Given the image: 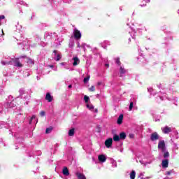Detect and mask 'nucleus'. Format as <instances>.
<instances>
[{
	"label": "nucleus",
	"instance_id": "obj_6",
	"mask_svg": "<svg viewBox=\"0 0 179 179\" xmlns=\"http://www.w3.org/2000/svg\"><path fill=\"white\" fill-rule=\"evenodd\" d=\"M161 129H162L163 134H170V132H171V131H173L171 129V127H169V126H165L164 127H162Z\"/></svg>",
	"mask_w": 179,
	"mask_h": 179
},
{
	"label": "nucleus",
	"instance_id": "obj_41",
	"mask_svg": "<svg viewBox=\"0 0 179 179\" xmlns=\"http://www.w3.org/2000/svg\"><path fill=\"white\" fill-rule=\"evenodd\" d=\"M173 173V171H169L166 172V176H170Z\"/></svg>",
	"mask_w": 179,
	"mask_h": 179
},
{
	"label": "nucleus",
	"instance_id": "obj_3",
	"mask_svg": "<svg viewBox=\"0 0 179 179\" xmlns=\"http://www.w3.org/2000/svg\"><path fill=\"white\" fill-rule=\"evenodd\" d=\"M158 149H159L161 152H166V143H164V141H159Z\"/></svg>",
	"mask_w": 179,
	"mask_h": 179
},
{
	"label": "nucleus",
	"instance_id": "obj_47",
	"mask_svg": "<svg viewBox=\"0 0 179 179\" xmlns=\"http://www.w3.org/2000/svg\"><path fill=\"white\" fill-rule=\"evenodd\" d=\"M141 6H146V4L145 3L141 4Z\"/></svg>",
	"mask_w": 179,
	"mask_h": 179
},
{
	"label": "nucleus",
	"instance_id": "obj_43",
	"mask_svg": "<svg viewBox=\"0 0 179 179\" xmlns=\"http://www.w3.org/2000/svg\"><path fill=\"white\" fill-rule=\"evenodd\" d=\"M148 91L149 92V93H152V92H153V89L148 88Z\"/></svg>",
	"mask_w": 179,
	"mask_h": 179
},
{
	"label": "nucleus",
	"instance_id": "obj_20",
	"mask_svg": "<svg viewBox=\"0 0 179 179\" xmlns=\"http://www.w3.org/2000/svg\"><path fill=\"white\" fill-rule=\"evenodd\" d=\"M25 61L30 65H34V60H33L30 58H28V57L25 58Z\"/></svg>",
	"mask_w": 179,
	"mask_h": 179
},
{
	"label": "nucleus",
	"instance_id": "obj_4",
	"mask_svg": "<svg viewBox=\"0 0 179 179\" xmlns=\"http://www.w3.org/2000/svg\"><path fill=\"white\" fill-rule=\"evenodd\" d=\"M160 138V136H159V134L157 132H153L151 134L150 139L152 141V142H155V141H158V139Z\"/></svg>",
	"mask_w": 179,
	"mask_h": 179
},
{
	"label": "nucleus",
	"instance_id": "obj_44",
	"mask_svg": "<svg viewBox=\"0 0 179 179\" xmlns=\"http://www.w3.org/2000/svg\"><path fill=\"white\" fill-rule=\"evenodd\" d=\"M101 85H103V83L99 82V83H97V86H101Z\"/></svg>",
	"mask_w": 179,
	"mask_h": 179
},
{
	"label": "nucleus",
	"instance_id": "obj_24",
	"mask_svg": "<svg viewBox=\"0 0 179 179\" xmlns=\"http://www.w3.org/2000/svg\"><path fill=\"white\" fill-rule=\"evenodd\" d=\"M113 141L115 142H118L119 141H121V139L120 138V136L117 135V134H114L113 135Z\"/></svg>",
	"mask_w": 179,
	"mask_h": 179
},
{
	"label": "nucleus",
	"instance_id": "obj_49",
	"mask_svg": "<svg viewBox=\"0 0 179 179\" xmlns=\"http://www.w3.org/2000/svg\"><path fill=\"white\" fill-rule=\"evenodd\" d=\"M159 99H160V100H163V97L162 96H159Z\"/></svg>",
	"mask_w": 179,
	"mask_h": 179
},
{
	"label": "nucleus",
	"instance_id": "obj_36",
	"mask_svg": "<svg viewBox=\"0 0 179 179\" xmlns=\"http://www.w3.org/2000/svg\"><path fill=\"white\" fill-rule=\"evenodd\" d=\"M19 93H20V94H24V90H23V89H21V90H19Z\"/></svg>",
	"mask_w": 179,
	"mask_h": 179
},
{
	"label": "nucleus",
	"instance_id": "obj_42",
	"mask_svg": "<svg viewBox=\"0 0 179 179\" xmlns=\"http://www.w3.org/2000/svg\"><path fill=\"white\" fill-rule=\"evenodd\" d=\"M33 120H36V116H32L31 117L30 124H31V121H33Z\"/></svg>",
	"mask_w": 179,
	"mask_h": 179
},
{
	"label": "nucleus",
	"instance_id": "obj_45",
	"mask_svg": "<svg viewBox=\"0 0 179 179\" xmlns=\"http://www.w3.org/2000/svg\"><path fill=\"white\" fill-rule=\"evenodd\" d=\"M20 5H24V1H20Z\"/></svg>",
	"mask_w": 179,
	"mask_h": 179
},
{
	"label": "nucleus",
	"instance_id": "obj_12",
	"mask_svg": "<svg viewBox=\"0 0 179 179\" xmlns=\"http://www.w3.org/2000/svg\"><path fill=\"white\" fill-rule=\"evenodd\" d=\"M73 66H76V65H79V63L80 62V60H79V58L78 57H73Z\"/></svg>",
	"mask_w": 179,
	"mask_h": 179
},
{
	"label": "nucleus",
	"instance_id": "obj_8",
	"mask_svg": "<svg viewBox=\"0 0 179 179\" xmlns=\"http://www.w3.org/2000/svg\"><path fill=\"white\" fill-rule=\"evenodd\" d=\"M53 37H55V33H46L45 34V38L46 40H51V38H53Z\"/></svg>",
	"mask_w": 179,
	"mask_h": 179
},
{
	"label": "nucleus",
	"instance_id": "obj_27",
	"mask_svg": "<svg viewBox=\"0 0 179 179\" xmlns=\"http://www.w3.org/2000/svg\"><path fill=\"white\" fill-rule=\"evenodd\" d=\"M164 153V159H167V157H169L170 156V154L169 153L168 151H166L165 150V152H162Z\"/></svg>",
	"mask_w": 179,
	"mask_h": 179
},
{
	"label": "nucleus",
	"instance_id": "obj_18",
	"mask_svg": "<svg viewBox=\"0 0 179 179\" xmlns=\"http://www.w3.org/2000/svg\"><path fill=\"white\" fill-rule=\"evenodd\" d=\"M122 120H124V115H120L117 118V124L121 125L122 124Z\"/></svg>",
	"mask_w": 179,
	"mask_h": 179
},
{
	"label": "nucleus",
	"instance_id": "obj_19",
	"mask_svg": "<svg viewBox=\"0 0 179 179\" xmlns=\"http://www.w3.org/2000/svg\"><path fill=\"white\" fill-rule=\"evenodd\" d=\"M6 23V20H5V15H0V26L1 24H3Z\"/></svg>",
	"mask_w": 179,
	"mask_h": 179
},
{
	"label": "nucleus",
	"instance_id": "obj_29",
	"mask_svg": "<svg viewBox=\"0 0 179 179\" xmlns=\"http://www.w3.org/2000/svg\"><path fill=\"white\" fill-rule=\"evenodd\" d=\"M73 45H75V42H73V41H70L69 44V48H73Z\"/></svg>",
	"mask_w": 179,
	"mask_h": 179
},
{
	"label": "nucleus",
	"instance_id": "obj_37",
	"mask_svg": "<svg viewBox=\"0 0 179 179\" xmlns=\"http://www.w3.org/2000/svg\"><path fill=\"white\" fill-rule=\"evenodd\" d=\"M173 149H174L175 150H178V145H177L176 143H174V144H173Z\"/></svg>",
	"mask_w": 179,
	"mask_h": 179
},
{
	"label": "nucleus",
	"instance_id": "obj_22",
	"mask_svg": "<svg viewBox=\"0 0 179 179\" xmlns=\"http://www.w3.org/2000/svg\"><path fill=\"white\" fill-rule=\"evenodd\" d=\"M76 176L78 179H86V176L83 173H78Z\"/></svg>",
	"mask_w": 179,
	"mask_h": 179
},
{
	"label": "nucleus",
	"instance_id": "obj_48",
	"mask_svg": "<svg viewBox=\"0 0 179 179\" xmlns=\"http://www.w3.org/2000/svg\"><path fill=\"white\" fill-rule=\"evenodd\" d=\"M71 87H72L71 85H69V89H71Z\"/></svg>",
	"mask_w": 179,
	"mask_h": 179
},
{
	"label": "nucleus",
	"instance_id": "obj_1",
	"mask_svg": "<svg viewBox=\"0 0 179 179\" xmlns=\"http://www.w3.org/2000/svg\"><path fill=\"white\" fill-rule=\"evenodd\" d=\"M2 65H15L17 68H22L23 64L19 62V59H10L9 61L8 60H2L1 62Z\"/></svg>",
	"mask_w": 179,
	"mask_h": 179
},
{
	"label": "nucleus",
	"instance_id": "obj_15",
	"mask_svg": "<svg viewBox=\"0 0 179 179\" xmlns=\"http://www.w3.org/2000/svg\"><path fill=\"white\" fill-rule=\"evenodd\" d=\"M98 159L99 162H101V163H105L106 160H107V158H106V156L101 155L98 157Z\"/></svg>",
	"mask_w": 179,
	"mask_h": 179
},
{
	"label": "nucleus",
	"instance_id": "obj_10",
	"mask_svg": "<svg viewBox=\"0 0 179 179\" xmlns=\"http://www.w3.org/2000/svg\"><path fill=\"white\" fill-rule=\"evenodd\" d=\"M45 100H47L48 103H51V101L54 100V96H52L50 92H48L45 96Z\"/></svg>",
	"mask_w": 179,
	"mask_h": 179
},
{
	"label": "nucleus",
	"instance_id": "obj_34",
	"mask_svg": "<svg viewBox=\"0 0 179 179\" xmlns=\"http://www.w3.org/2000/svg\"><path fill=\"white\" fill-rule=\"evenodd\" d=\"M111 163H112L113 167H117V162L112 160Z\"/></svg>",
	"mask_w": 179,
	"mask_h": 179
},
{
	"label": "nucleus",
	"instance_id": "obj_35",
	"mask_svg": "<svg viewBox=\"0 0 179 179\" xmlns=\"http://www.w3.org/2000/svg\"><path fill=\"white\" fill-rule=\"evenodd\" d=\"M94 90H96V89L94 88V86H91L90 88H89V91L90 92H94Z\"/></svg>",
	"mask_w": 179,
	"mask_h": 179
},
{
	"label": "nucleus",
	"instance_id": "obj_11",
	"mask_svg": "<svg viewBox=\"0 0 179 179\" xmlns=\"http://www.w3.org/2000/svg\"><path fill=\"white\" fill-rule=\"evenodd\" d=\"M119 72H120V75L121 78H123V76H124L125 73H127V71L122 66H120Z\"/></svg>",
	"mask_w": 179,
	"mask_h": 179
},
{
	"label": "nucleus",
	"instance_id": "obj_33",
	"mask_svg": "<svg viewBox=\"0 0 179 179\" xmlns=\"http://www.w3.org/2000/svg\"><path fill=\"white\" fill-rule=\"evenodd\" d=\"M12 107H13V102H10L7 104V108H12Z\"/></svg>",
	"mask_w": 179,
	"mask_h": 179
},
{
	"label": "nucleus",
	"instance_id": "obj_9",
	"mask_svg": "<svg viewBox=\"0 0 179 179\" xmlns=\"http://www.w3.org/2000/svg\"><path fill=\"white\" fill-rule=\"evenodd\" d=\"M112 145H113V138H110L105 141V146H106V148H111Z\"/></svg>",
	"mask_w": 179,
	"mask_h": 179
},
{
	"label": "nucleus",
	"instance_id": "obj_51",
	"mask_svg": "<svg viewBox=\"0 0 179 179\" xmlns=\"http://www.w3.org/2000/svg\"><path fill=\"white\" fill-rule=\"evenodd\" d=\"M54 66H50V68H52Z\"/></svg>",
	"mask_w": 179,
	"mask_h": 179
},
{
	"label": "nucleus",
	"instance_id": "obj_50",
	"mask_svg": "<svg viewBox=\"0 0 179 179\" xmlns=\"http://www.w3.org/2000/svg\"><path fill=\"white\" fill-rule=\"evenodd\" d=\"M141 179H149V178H141Z\"/></svg>",
	"mask_w": 179,
	"mask_h": 179
},
{
	"label": "nucleus",
	"instance_id": "obj_26",
	"mask_svg": "<svg viewBox=\"0 0 179 179\" xmlns=\"http://www.w3.org/2000/svg\"><path fill=\"white\" fill-rule=\"evenodd\" d=\"M136 176V173L135 172V171H132L130 173V179H135Z\"/></svg>",
	"mask_w": 179,
	"mask_h": 179
},
{
	"label": "nucleus",
	"instance_id": "obj_2",
	"mask_svg": "<svg viewBox=\"0 0 179 179\" xmlns=\"http://www.w3.org/2000/svg\"><path fill=\"white\" fill-rule=\"evenodd\" d=\"M73 36L76 40H80V38H82V33H80V31L78 30V29H74Z\"/></svg>",
	"mask_w": 179,
	"mask_h": 179
},
{
	"label": "nucleus",
	"instance_id": "obj_30",
	"mask_svg": "<svg viewBox=\"0 0 179 179\" xmlns=\"http://www.w3.org/2000/svg\"><path fill=\"white\" fill-rule=\"evenodd\" d=\"M60 65H62V66H64V68L66 69H69V67L68 66V64L66 63H65V62L61 63Z\"/></svg>",
	"mask_w": 179,
	"mask_h": 179
},
{
	"label": "nucleus",
	"instance_id": "obj_13",
	"mask_svg": "<svg viewBox=\"0 0 179 179\" xmlns=\"http://www.w3.org/2000/svg\"><path fill=\"white\" fill-rule=\"evenodd\" d=\"M162 166L163 169H167V167H169V159L162 160Z\"/></svg>",
	"mask_w": 179,
	"mask_h": 179
},
{
	"label": "nucleus",
	"instance_id": "obj_52",
	"mask_svg": "<svg viewBox=\"0 0 179 179\" xmlns=\"http://www.w3.org/2000/svg\"><path fill=\"white\" fill-rule=\"evenodd\" d=\"M129 41H131V38H129Z\"/></svg>",
	"mask_w": 179,
	"mask_h": 179
},
{
	"label": "nucleus",
	"instance_id": "obj_21",
	"mask_svg": "<svg viewBox=\"0 0 179 179\" xmlns=\"http://www.w3.org/2000/svg\"><path fill=\"white\" fill-rule=\"evenodd\" d=\"M134 103H136V100H134V101H131L130 102V105H129V111H132V108H134Z\"/></svg>",
	"mask_w": 179,
	"mask_h": 179
},
{
	"label": "nucleus",
	"instance_id": "obj_53",
	"mask_svg": "<svg viewBox=\"0 0 179 179\" xmlns=\"http://www.w3.org/2000/svg\"><path fill=\"white\" fill-rule=\"evenodd\" d=\"M178 13H179V10H178Z\"/></svg>",
	"mask_w": 179,
	"mask_h": 179
},
{
	"label": "nucleus",
	"instance_id": "obj_40",
	"mask_svg": "<svg viewBox=\"0 0 179 179\" xmlns=\"http://www.w3.org/2000/svg\"><path fill=\"white\" fill-rule=\"evenodd\" d=\"M40 115H41V117H44V115H45V112H44V111H41Z\"/></svg>",
	"mask_w": 179,
	"mask_h": 179
},
{
	"label": "nucleus",
	"instance_id": "obj_31",
	"mask_svg": "<svg viewBox=\"0 0 179 179\" xmlns=\"http://www.w3.org/2000/svg\"><path fill=\"white\" fill-rule=\"evenodd\" d=\"M90 79V76H87V77H85L83 80L84 83H87Z\"/></svg>",
	"mask_w": 179,
	"mask_h": 179
},
{
	"label": "nucleus",
	"instance_id": "obj_32",
	"mask_svg": "<svg viewBox=\"0 0 179 179\" xmlns=\"http://www.w3.org/2000/svg\"><path fill=\"white\" fill-rule=\"evenodd\" d=\"M51 131H52V127H49L46 129V134H50Z\"/></svg>",
	"mask_w": 179,
	"mask_h": 179
},
{
	"label": "nucleus",
	"instance_id": "obj_23",
	"mask_svg": "<svg viewBox=\"0 0 179 179\" xmlns=\"http://www.w3.org/2000/svg\"><path fill=\"white\" fill-rule=\"evenodd\" d=\"M120 140H124L125 139V138H127V134H125V132H122L120 134V136H119Z\"/></svg>",
	"mask_w": 179,
	"mask_h": 179
},
{
	"label": "nucleus",
	"instance_id": "obj_28",
	"mask_svg": "<svg viewBox=\"0 0 179 179\" xmlns=\"http://www.w3.org/2000/svg\"><path fill=\"white\" fill-rule=\"evenodd\" d=\"M90 101V98L87 96V95L84 96V101H85L86 104H88L89 101Z\"/></svg>",
	"mask_w": 179,
	"mask_h": 179
},
{
	"label": "nucleus",
	"instance_id": "obj_38",
	"mask_svg": "<svg viewBox=\"0 0 179 179\" xmlns=\"http://www.w3.org/2000/svg\"><path fill=\"white\" fill-rule=\"evenodd\" d=\"M115 62H116V64H117V65H121V62H120V59H119V58H117V59H116Z\"/></svg>",
	"mask_w": 179,
	"mask_h": 179
},
{
	"label": "nucleus",
	"instance_id": "obj_46",
	"mask_svg": "<svg viewBox=\"0 0 179 179\" xmlns=\"http://www.w3.org/2000/svg\"><path fill=\"white\" fill-rule=\"evenodd\" d=\"M105 66H106V68H109L110 64H105Z\"/></svg>",
	"mask_w": 179,
	"mask_h": 179
},
{
	"label": "nucleus",
	"instance_id": "obj_39",
	"mask_svg": "<svg viewBox=\"0 0 179 179\" xmlns=\"http://www.w3.org/2000/svg\"><path fill=\"white\" fill-rule=\"evenodd\" d=\"M77 47H78V48H80V47H81V48H83V45H80V43L79 42H78V43H77Z\"/></svg>",
	"mask_w": 179,
	"mask_h": 179
},
{
	"label": "nucleus",
	"instance_id": "obj_16",
	"mask_svg": "<svg viewBox=\"0 0 179 179\" xmlns=\"http://www.w3.org/2000/svg\"><path fill=\"white\" fill-rule=\"evenodd\" d=\"M62 41V38H58L55 41V47H58V45H61V42Z\"/></svg>",
	"mask_w": 179,
	"mask_h": 179
},
{
	"label": "nucleus",
	"instance_id": "obj_17",
	"mask_svg": "<svg viewBox=\"0 0 179 179\" xmlns=\"http://www.w3.org/2000/svg\"><path fill=\"white\" fill-rule=\"evenodd\" d=\"M62 173L64 174V176H69V170H68L67 167H64L62 170Z\"/></svg>",
	"mask_w": 179,
	"mask_h": 179
},
{
	"label": "nucleus",
	"instance_id": "obj_14",
	"mask_svg": "<svg viewBox=\"0 0 179 179\" xmlns=\"http://www.w3.org/2000/svg\"><path fill=\"white\" fill-rule=\"evenodd\" d=\"M87 108H89L90 111H94V113H97V109H94V106L91 103H87Z\"/></svg>",
	"mask_w": 179,
	"mask_h": 179
},
{
	"label": "nucleus",
	"instance_id": "obj_5",
	"mask_svg": "<svg viewBox=\"0 0 179 179\" xmlns=\"http://www.w3.org/2000/svg\"><path fill=\"white\" fill-rule=\"evenodd\" d=\"M53 54H55V57H54L55 61H59V59L62 58V55H61V53H58V51L57 50H54Z\"/></svg>",
	"mask_w": 179,
	"mask_h": 179
},
{
	"label": "nucleus",
	"instance_id": "obj_25",
	"mask_svg": "<svg viewBox=\"0 0 179 179\" xmlns=\"http://www.w3.org/2000/svg\"><path fill=\"white\" fill-rule=\"evenodd\" d=\"M75 135V129H71L69 131V136H73Z\"/></svg>",
	"mask_w": 179,
	"mask_h": 179
},
{
	"label": "nucleus",
	"instance_id": "obj_7",
	"mask_svg": "<svg viewBox=\"0 0 179 179\" xmlns=\"http://www.w3.org/2000/svg\"><path fill=\"white\" fill-rule=\"evenodd\" d=\"M17 41H22L21 43H18V44H20V45H21V44H22V45H27V39L24 40V38H23V36H21L20 38H17ZM24 40V41H23Z\"/></svg>",
	"mask_w": 179,
	"mask_h": 179
}]
</instances>
